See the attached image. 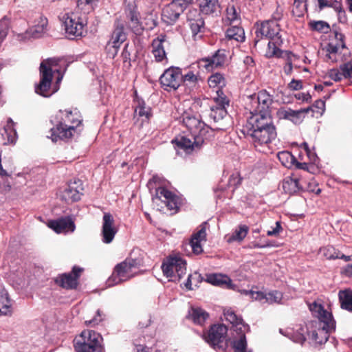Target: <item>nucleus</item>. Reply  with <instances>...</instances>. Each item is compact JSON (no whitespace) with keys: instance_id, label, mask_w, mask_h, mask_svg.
<instances>
[{"instance_id":"f257e3e1","label":"nucleus","mask_w":352,"mask_h":352,"mask_svg":"<svg viewBox=\"0 0 352 352\" xmlns=\"http://www.w3.org/2000/svg\"><path fill=\"white\" fill-rule=\"evenodd\" d=\"M82 117L77 109L60 110L50 119L54 126L50 129L48 138L53 142L69 139L76 132L82 123Z\"/></svg>"},{"instance_id":"f03ea898","label":"nucleus","mask_w":352,"mask_h":352,"mask_svg":"<svg viewBox=\"0 0 352 352\" xmlns=\"http://www.w3.org/2000/svg\"><path fill=\"white\" fill-rule=\"evenodd\" d=\"M59 60L50 58L40 65V81L35 87V92L43 97H50L59 89L63 74L58 69Z\"/></svg>"},{"instance_id":"7ed1b4c3","label":"nucleus","mask_w":352,"mask_h":352,"mask_svg":"<svg viewBox=\"0 0 352 352\" xmlns=\"http://www.w3.org/2000/svg\"><path fill=\"white\" fill-rule=\"evenodd\" d=\"M66 36L74 39L82 37L87 32L86 27L88 18L86 13L82 12L80 8L72 12H67L60 16Z\"/></svg>"},{"instance_id":"20e7f679","label":"nucleus","mask_w":352,"mask_h":352,"mask_svg":"<svg viewBox=\"0 0 352 352\" xmlns=\"http://www.w3.org/2000/svg\"><path fill=\"white\" fill-rule=\"evenodd\" d=\"M103 338L100 333L94 330H84L74 340L76 352H103Z\"/></svg>"},{"instance_id":"39448f33","label":"nucleus","mask_w":352,"mask_h":352,"mask_svg":"<svg viewBox=\"0 0 352 352\" xmlns=\"http://www.w3.org/2000/svg\"><path fill=\"white\" fill-rule=\"evenodd\" d=\"M309 310L312 314L319 319L320 329L318 332L313 333L315 340H317L318 334H324L325 341L328 340L329 334L336 329V321L334 320L331 313L328 312L324 309L321 304L314 302L309 305Z\"/></svg>"},{"instance_id":"423d86ee","label":"nucleus","mask_w":352,"mask_h":352,"mask_svg":"<svg viewBox=\"0 0 352 352\" xmlns=\"http://www.w3.org/2000/svg\"><path fill=\"white\" fill-rule=\"evenodd\" d=\"M248 135L252 138L254 147L260 152L263 148V135L264 129V113L262 111L256 113H252V116L248 119L245 124Z\"/></svg>"},{"instance_id":"0eeeda50","label":"nucleus","mask_w":352,"mask_h":352,"mask_svg":"<svg viewBox=\"0 0 352 352\" xmlns=\"http://www.w3.org/2000/svg\"><path fill=\"white\" fill-rule=\"evenodd\" d=\"M227 333L228 328L225 324H215L204 333V338L213 349L225 351L227 346Z\"/></svg>"},{"instance_id":"6e6552de","label":"nucleus","mask_w":352,"mask_h":352,"mask_svg":"<svg viewBox=\"0 0 352 352\" xmlns=\"http://www.w3.org/2000/svg\"><path fill=\"white\" fill-rule=\"evenodd\" d=\"M179 121L188 129L191 135L201 136L208 140L210 137L212 130L201 120L199 116H194L188 112H184L179 118Z\"/></svg>"},{"instance_id":"1a4fd4ad","label":"nucleus","mask_w":352,"mask_h":352,"mask_svg":"<svg viewBox=\"0 0 352 352\" xmlns=\"http://www.w3.org/2000/svg\"><path fill=\"white\" fill-rule=\"evenodd\" d=\"M265 26L267 28L265 37L270 39L268 43V49L265 55L269 57L279 58L282 56L283 52L279 49V46L282 44L283 41L279 34L280 28L278 25L276 21H273L265 23Z\"/></svg>"},{"instance_id":"9d476101","label":"nucleus","mask_w":352,"mask_h":352,"mask_svg":"<svg viewBox=\"0 0 352 352\" xmlns=\"http://www.w3.org/2000/svg\"><path fill=\"white\" fill-rule=\"evenodd\" d=\"M83 268L74 266L72 271L58 274L54 282L58 287L65 290H76L79 286V279Z\"/></svg>"},{"instance_id":"9b49d317","label":"nucleus","mask_w":352,"mask_h":352,"mask_svg":"<svg viewBox=\"0 0 352 352\" xmlns=\"http://www.w3.org/2000/svg\"><path fill=\"white\" fill-rule=\"evenodd\" d=\"M192 0H172L162 11V19L167 24H173L188 8Z\"/></svg>"},{"instance_id":"f8f14e48","label":"nucleus","mask_w":352,"mask_h":352,"mask_svg":"<svg viewBox=\"0 0 352 352\" xmlns=\"http://www.w3.org/2000/svg\"><path fill=\"white\" fill-rule=\"evenodd\" d=\"M162 87L166 91H175L183 82L182 70L179 67H170L166 69L160 78Z\"/></svg>"},{"instance_id":"ddd939ff","label":"nucleus","mask_w":352,"mask_h":352,"mask_svg":"<svg viewBox=\"0 0 352 352\" xmlns=\"http://www.w3.org/2000/svg\"><path fill=\"white\" fill-rule=\"evenodd\" d=\"M154 204L160 206L158 210L167 207L170 210H175L178 208V198L172 192L163 187H159L156 189L155 195L153 197Z\"/></svg>"},{"instance_id":"4468645a","label":"nucleus","mask_w":352,"mask_h":352,"mask_svg":"<svg viewBox=\"0 0 352 352\" xmlns=\"http://www.w3.org/2000/svg\"><path fill=\"white\" fill-rule=\"evenodd\" d=\"M117 232L113 217L110 213H104L101 230L102 242L107 244L111 243Z\"/></svg>"},{"instance_id":"2eb2a0df","label":"nucleus","mask_w":352,"mask_h":352,"mask_svg":"<svg viewBox=\"0 0 352 352\" xmlns=\"http://www.w3.org/2000/svg\"><path fill=\"white\" fill-rule=\"evenodd\" d=\"M191 136L193 141L190 138L181 136L175 138L172 142L176 144L178 148L184 150L186 153H190L195 149L199 148L206 140V138L201 136Z\"/></svg>"},{"instance_id":"dca6fc26","label":"nucleus","mask_w":352,"mask_h":352,"mask_svg":"<svg viewBox=\"0 0 352 352\" xmlns=\"http://www.w3.org/2000/svg\"><path fill=\"white\" fill-rule=\"evenodd\" d=\"M227 60V56L225 50H218L212 57L205 58L198 61L199 67L206 69L210 72L214 69L223 66Z\"/></svg>"},{"instance_id":"f3484780","label":"nucleus","mask_w":352,"mask_h":352,"mask_svg":"<svg viewBox=\"0 0 352 352\" xmlns=\"http://www.w3.org/2000/svg\"><path fill=\"white\" fill-rule=\"evenodd\" d=\"M311 109V108H304L298 110H293L290 108H280L277 111V115L280 119L288 120L294 124H300L305 115Z\"/></svg>"},{"instance_id":"a211bd4d","label":"nucleus","mask_w":352,"mask_h":352,"mask_svg":"<svg viewBox=\"0 0 352 352\" xmlns=\"http://www.w3.org/2000/svg\"><path fill=\"white\" fill-rule=\"evenodd\" d=\"M136 265H116L114 270L108 280L109 286L125 281L134 276L132 269Z\"/></svg>"},{"instance_id":"6ab92c4d","label":"nucleus","mask_w":352,"mask_h":352,"mask_svg":"<svg viewBox=\"0 0 352 352\" xmlns=\"http://www.w3.org/2000/svg\"><path fill=\"white\" fill-rule=\"evenodd\" d=\"M226 320L232 324V328L235 332H248L249 331L248 324H245L241 316H239L232 309H225L223 311Z\"/></svg>"},{"instance_id":"aec40b11","label":"nucleus","mask_w":352,"mask_h":352,"mask_svg":"<svg viewBox=\"0 0 352 352\" xmlns=\"http://www.w3.org/2000/svg\"><path fill=\"white\" fill-rule=\"evenodd\" d=\"M216 105L210 107L211 113L210 116L214 122L222 120L227 114L226 107L228 105V100L226 97H214Z\"/></svg>"},{"instance_id":"412c9836","label":"nucleus","mask_w":352,"mask_h":352,"mask_svg":"<svg viewBox=\"0 0 352 352\" xmlns=\"http://www.w3.org/2000/svg\"><path fill=\"white\" fill-rule=\"evenodd\" d=\"M47 18L39 16L34 21L33 25L26 31L27 37L28 38H39L47 30Z\"/></svg>"},{"instance_id":"4be33fe9","label":"nucleus","mask_w":352,"mask_h":352,"mask_svg":"<svg viewBox=\"0 0 352 352\" xmlns=\"http://www.w3.org/2000/svg\"><path fill=\"white\" fill-rule=\"evenodd\" d=\"M200 12V10L199 11L196 8H189L186 14L189 26L194 34H197L200 32L201 28H203L204 25Z\"/></svg>"},{"instance_id":"5701e85b","label":"nucleus","mask_w":352,"mask_h":352,"mask_svg":"<svg viewBox=\"0 0 352 352\" xmlns=\"http://www.w3.org/2000/svg\"><path fill=\"white\" fill-rule=\"evenodd\" d=\"M207 223L204 222L200 226L199 230L195 233L190 240V246L194 253L199 254L202 252L201 242L206 241Z\"/></svg>"},{"instance_id":"b1692460","label":"nucleus","mask_w":352,"mask_h":352,"mask_svg":"<svg viewBox=\"0 0 352 352\" xmlns=\"http://www.w3.org/2000/svg\"><path fill=\"white\" fill-rule=\"evenodd\" d=\"M49 227L56 233L74 232L75 226L69 218H61L58 220L51 221L48 224Z\"/></svg>"},{"instance_id":"393cba45","label":"nucleus","mask_w":352,"mask_h":352,"mask_svg":"<svg viewBox=\"0 0 352 352\" xmlns=\"http://www.w3.org/2000/svg\"><path fill=\"white\" fill-rule=\"evenodd\" d=\"M82 188L76 186V183L69 184L62 192L61 199L66 202H74L80 199Z\"/></svg>"},{"instance_id":"a878e982","label":"nucleus","mask_w":352,"mask_h":352,"mask_svg":"<svg viewBox=\"0 0 352 352\" xmlns=\"http://www.w3.org/2000/svg\"><path fill=\"white\" fill-rule=\"evenodd\" d=\"M345 49V45L343 43L340 44H334L329 43L326 47L327 58L333 63L343 60L342 51Z\"/></svg>"},{"instance_id":"bb28decb","label":"nucleus","mask_w":352,"mask_h":352,"mask_svg":"<svg viewBox=\"0 0 352 352\" xmlns=\"http://www.w3.org/2000/svg\"><path fill=\"white\" fill-rule=\"evenodd\" d=\"M126 35L124 31V26L122 24L116 23V27L112 33L111 38L108 43L109 47H113L116 52L120 47V45L126 40Z\"/></svg>"},{"instance_id":"cd10ccee","label":"nucleus","mask_w":352,"mask_h":352,"mask_svg":"<svg viewBox=\"0 0 352 352\" xmlns=\"http://www.w3.org/2000/svg\"><path fill=\"white\" fill-rule=\"evenodd\" d=\"M208 82L210 88L215 89L216 96L214 97H226L221 90L226 85V79L221 74L215 73L211 75L208 78Z\"/></svg>"},{"instance_id":"c85d7f7f","label":"nucleus","mask_w":352,"mask_h":352,"mask_svg":"<svg viewBox=\"0 0 352 352\" xmlns=\"http://www.w3.org/2000/svg\"><path fill=\"white\" fill-rule=\"evenodd\" d=\"M320 253L328 260L338 259L344 263H352V254L344 255L333 247L324 248L320 250Z\"/></svg>"},{"instance_id":"c756f323","label":"nucleus","mask_w":352,"mask_h":352,"mask_svg":"<svg viewBox=\"0 0 352 352\" xmlns=\"http://www.w3.org/2000/svg\"><path fill=\"white\" fill-rule=\"evenodd\" d=\"M208 318L209 314L207 311L200 307H195L190 308L188 315L186 316V318L199 325H203Z\"/></svg>"},{"instance_id":"7c9ffc66","label":"nucleus","mask_w":352,"mask_h":352,"mask_svg":"<svg viewBox=\"0 0 352 352\" xmlns=\"http://www.w3.org/2000/svg\"><path fill=\"white\" fill-rule=\"evenodd\" d=\"M200 12L206 15H213L220 11L219 0H197Z\"/></svg>"},{"instance_id":"2f4dec72","label":"nucleus","mask_w":352,"mask_h":352,"mask_svg":"<svg viewBox=\"0 0 352 352\" xmlns=\"http://www.w3.org/2000/svg\"><path fill=\"white\" fill-rule=\"evenodd\" d=\"M164 41L165 36L161 35L152 42V53L156 61L160 62L166 58V52L163 45Z\"/></svg>"},{"instance_id":"473e14b6","label":"nucleus","mask_w":352,"mask_h":352,"mask_svg":"<svg viewBox=\"0 0 352 352\" xmlns=\"http://www.w3.org/2000/svg\"><path fill=\"white\" fill-rule=\"evenodd\" d=\"M15 123L11 118H8L6 124L4 126V133H2L3 139L6 140L4 144H14L17 139L16 131L14 129Z\"/></svg>"},{"instance_id":"72a5a7b5","label":"nucleus","mask_w":352,"mask_h":352,"mask_svg":"<svg viewBox=\"0 0 352 352\" xmlns=\"http://www.w3.org/2000/svg\"><path fill=\"white\" fill-rule=\"evenodd\" d=\"M12 312L11 300L5 289H0V316L10 315Z\"/></svg>"},{"instance_id":"f704fd0d","label":"nucleus","mask_w":352,"mask_h":352,"mask_svg":"<svg viewBox=\"0 0 352 352\" xmlns=\"http://www.w3.org/2000/svg\"><path fill=\"white\" fill-rule=\"evenodd\" d=\"M208 282L216 285L221 286L225 288H230L232 285L231 279L226 275L221 274H212L208 276Z\"/></svg>"},{"instance_id":"c9c22d12","label":"nucleus","mask_w":352,"mask_h":352,"mask_svg":"<svg viewBox=\"0 0 352 352\" xmlns=\"http://www.w3.org/2000/svg\"><path fill=\"white\" fill-rule=\"evenodd\" d=\"M338 297L341 308L352 312V290H340L338 293Z\"/></svg>"},{"instance_id":"e433bc0d","label":"nucleus","mask_w":352,"mask_h":352,"mask_svg":"<svg viewBox=\"0 0 352 352\" xmlns=\"http://www.w3.org/2000/svg\"><path fill=\"white\" fill-rule=\"evenodd\" d=\"M226 36L228 39L243 42L245 40L244 30L238 25H232L226 30Z\"/></svg>"},{"instance_id":"4c0bfd02","label":"nucleus","mask_w":352,"mask_h":352,"mask_svg":"<svg viewBox=\"0 0 352 352\" xmlns=\"http://www.w3.org/2000/svg\"><path fill=\"white\" fill-rule=\"evenodd\" d=\"M248 232V227L245 225H240L234 232L226 236V241L229 243L234 241L241 242L246 236Z\"/></svg>"},{"instance_id":"58836bf2","label":"nucleus","mask_w":352,"mask_h":352,"mask_svg":"<svg viewBox=\"0 0 352 352\" xmlns=\"http://www.w3.org/2000/svg\"><path fill=\"white\" fill-rule=\"evenodd\" d=\"M282 186L285 192L289 195L294 194L300 189L298 179L297 177H287L284 179Z\"/></svg>"},{"instance_id":"ea45409f","label":"nucleus","mask_w":352,"mask_h":352,"mask_svg":"<svg viewBox=\"0 0 352 352\" xmlns=\"http://www.w3.org/2000/svg\"><path fill=\"white\" fill-rule=\"evenodd\" d=\"M225 23L230 25H238L240 21L237 11L234 6L229 5L226 8Z\"/></svg>"},{"instance_id":"a19ab883","label":"nucleus","mask_w":352,"mask_h":352,"mask_svg":"<svg viewBox=\"0 0 352 352\" xmlns=\"http://www.w3.org/2000/svg\"><path fill=\"white\" fill-rule=\"evenodd\" d=\"M135 116L142 118V120H147L151 116V109L145 104L144 101H138L135 109Z\"/></svg>"},{"instance_id":"79ce46f5","label":"nucleus","mask_w":352,"mask_h":352,"mask_svg":"<svg viewBox=\"0 0 352 352\" xmlns=\"http://www.w3.org/2000/svg\"><path fill=\"white\" fill-rule=\"evenodd\" d=\"M144 252L140 249H133L128 258L120 264H140L143 261Z\"/></svg>"},{"instance_id":"37998d69","label":"nucleus","mask_w":352,"mask_h":352,"mask_svg":"<svg viewBox=\"0 0 352 352\" xmlns=\"http://www.w3.org/2000/svg\"><path fill=\"white\" fill-rule=\"evenodd\" d=\"M277 157L281 164L287 168H291L296 162V158L288 151L279 152Z\"/></svg>"},{"instance_id":"c03bdc74","label":"nucleus","mask_w":352,"mask_h":352,"mask_svg":"<svg viewBox=\"0 0 352 352\" xmlns=\"http://www.w3.org/2000/svg\"><path fill=\"white\" fill-rule=\"evenodd\" d=\"M271 119V116L267 117L265 113V135H267V140H265V143L271 142L275 140L277 136L276 129L275 126L271 122H268L267 120Z\"/></svg>"},{"instance_id":"a18cd8bd","label":"nucleus","mask_w":352,"mask_h":352,"mask_svg":"<svg viewBox=\"0 0 352 352\" xmlns=\"http://www.w3.org/2000/svg\"><path fill=\"white\" fill-rule=\"evenodd\" d=\"M307 11V1L294 0L292 12L296 16L300 17L304 15Z\"/></svg>"},{"instance_id":"49530a36","label":"nucleus","mask_w":352,"mask_h":352,"mask_svg":"<svg viewBox=\"0 0 352 352\" xmlns=\"http://www.w3.org/2000/svg\"><path fill=\"white\" fill-rule=\"evenodd\" d=\"M309 25L312 30L326 34L330 30L329 25L324 21H311Z\"/></svg>"},{"instance_id":"de8ad7c7","label":"nucleus","mask_w":352,"mask_h":352,"mask_svg":"<svg viewBox=\"0 0 352 352\" xmlns=\"http://www.w3.org/2000/svg\"><path fill=\"white\" fill-rule=\"evenodd\" d=\"M283 298L282 292L274 290L265 294V302L273 304L280 303Z\"/></svg>"},{"instance_id":"09e8293b","label":"nucleus","mask_w":352,"mask_h":352,"mask_svg":"<svg viewBox=\"0 0 352 352\" xmlns=\"http://www.w3.org/2000/svg\"><path fill=\"white\" fill-rule=\"evenodd\" d=\"M255 38H254V46H256L257 43L263 39L264 36V22H257L254 27Z\"/></svg>"},{"instance_id":"8fccbe9b","label":"nucleus","mask_w":352,"mask_h":352,"mask_svg":"<svg viewBox=\"0 0 352 352\" xmlns=\"http://www.w3.org/2000/svg\"><path fill=\"white\" fill-rule=\"evenodd\" d=\"M164 275L169 278V280H176L175 267V265H161Z\"/></svg>"},{"instance_id":"3c124183","label":"nucleus","mask_w":352,"mask_h":352,"mask_svg":"<svg viewBox=\"0 0 352 352\" xmlns=\"http://www.w3.org/2000/svg\"><path fill=\"white\" fill-rule=\"evenodd\" d=\"M162 264H186L182 256L179 254H172L167 257L166 261H164Z\"/></svg>"},{"instance_id":"603ef678","label":"nucleus","mask_w":352,"mask_h":352,"mask_svg":"<svg viewBox=\"0 0 352 352\" xmlns=\"http://www.w3.org/2000/svg\"><path fill=\"white\" fill-rule=\"evenodd\" d=\"M340 69L343 78L349 79L352 83V63L351 62L346 63L340 65Z\"/></svg>"},{"instance_id":"864d4df0","label":"nucleus","mask_w":352,"mask_h":352,"mask_svg":"<svg viewBox=\"0 0 352 352\" xmlns=\"http://www.w3.org/2000/svg\"><path fill=\"white\" fill-rule=\"evenodd\" d=\"M197 80V76L192 72H189L183 76V82H186L187 85H195Z\"/></svg>"},{"instance_id":"5fc2aeb1","label":"nucleus","mask_w":352,"mask_h":352,"mask_svg":"<svg viewBox=\"0 0 352 352\" xmlns=\"http://www.w3.org/2000/svg\"><path fill=\"white\" fill-rule=\"evenodd\" d=\"M139 21L138 16L133 12H130V22H129V27L134 31H138L139 30Z\"/></svg>"},{"instance_id":"6e6d98bb","label":"nucleus","mask_w":352,"mask_h":352,"mask_svg":"<svg viewBox=\"0 0 352 352\" xmlns=\"http://www.w3.org/2000/svg\"><path fill=\"white\" fill-rule=\"evenodd\" d=\"M329 77L334 81H340L343 78L342 71L337 69H332L328 72Z\"/></svg>"},{"instance_id":"4d7b16f0","label":"nucleus","mask_w":352,"mask_h":352,"mask_svg":"<svg viewBox=\"0 0 352 352\" xmlns=\"http://www.w3.org/2000/svg\"><path fill=\"white\" fill-rule=\"evenodd\" d=\"M313 107L315 109V110L312 109V111H316L317 113L322 115L324 112L325 102L322 100H316Z\"/></svg>"},{"instance_id":"13d9d810","label":"nucleus","mask_w":352,"mask_h":352,"mask_svg":"<svg viewBox=\"0 0 352 352\" xmlns=\"http://www.w3.org/2000/svg\"><path fill=\"white\" fill-rule=\"evenodd\" d=\"M101 321H102V318L100 314V311L98 310L97 311L96 315L94 317V318L90 320H85V324L87 326L94 327L98 324Z\"/></svg>"},{"instance_id":"bf43d9fd","label":"nucleus","mask_w":352,"mask_h":352,"mask_svg":"<svg viewBox=\"0 0 352 352\" xmlns=\"http://www.w3.org/2000/svg\"><path fill=\"white\" fill-rule=\"evenodd\" d=\"M241 177H240L239 174L238 173H233L228 182V184L230 186H236L241 184Z\"/></svg>"},{"instance_id":"052dcab7","label":"nucleus","mask_w":352,"mask_h":352,"mask_svg":"<svg viewBox=\"0 0 352 352\" xmlns=\"http://www.w3.org/2000/svg\"><path fill=\"white\" fill-rule=\"evenodd\" d=\"M282 227L279 221H276L275 223V226L272 227L271 229L268 230L267 232V234L268 236H277L279 232L281 231Z\"/></svg>"},{"instance_id":"680f3d73","label":"nucleus","mask_w":352,"mask_h":352,"mask_svg":"<svg viewBox=\"0 0 352 352\" xmlns=\"http://www.w3.org/2000/svg\"><path fill=\"white\" fill-rule=\"evenodd\" d=\"M186 265H175L176 279L179 280L186 274Z\"/></svg>"},{"instance_id":"e2e57ef3","label":"nucleus","mask_w":352,"mask_h":352,"mask_svg":"<svg viewBox=\"0 0 352 352\" xmlns=\"http://www.w3.org/2000/svg\"><path fill=\"white\" fill-rule=\"evenodd\" d=\"M289 87L292 90H299L302 88V81L292 80L289 84Z\"/></svg>"},{"instance_id":"0e129e2a","label":"nucleus","mask_w":352,"mask_h":352,"mask_svg":"<svg viewBox=\"0 0 352 352\" xmlns=\"http://www.w3.org/2000/svg\"><path fill=\"white\" fill-rule=\"evenodd\" d=\"M249 293L252 298L255 300H262L264 298V292L260 291L250 290Z\"/></svg>"},{"instance_id":"69168bd1","label":"nucleus","mask_w":352,"mask_h":352,"mask_svg":"<svg viewBox=\"0 0 352 352\" xmlns=\"http://www.w3.org/2000/svg\"><path fill=\"white\" fill-rule=\"evenodd\" d=\"M135 346V352H151V349L144 344H134Z\"/></svg>"},{"instance_id":"338daca9","label":"nucleus","mask_w":352,"mask_h":352,"mask_svg":"<svg viewBox=\"0 0 352 352\" xmlns=\"http://www.w3.org/2000/svg\"><path fill=\"white\" fill-rule=\"evenodd\" d=\"M296 98L302 101H308L311 98L309 93H298L295 95Z\"/></svg>"},{"instance_id":"774afa93","label":"nucleus","mask_w":352,"mask_h":352,"mask_svg":"<svg viewBox=\"0 0 352 352\" xmlns=\"http://www.w3.org/2000/svg\"><path fill=\"white\" fill-rule=\"evenodd\" d=\"M343 272L349 277L352 276V265H346Z\"/></svg>"}]
</instances>
